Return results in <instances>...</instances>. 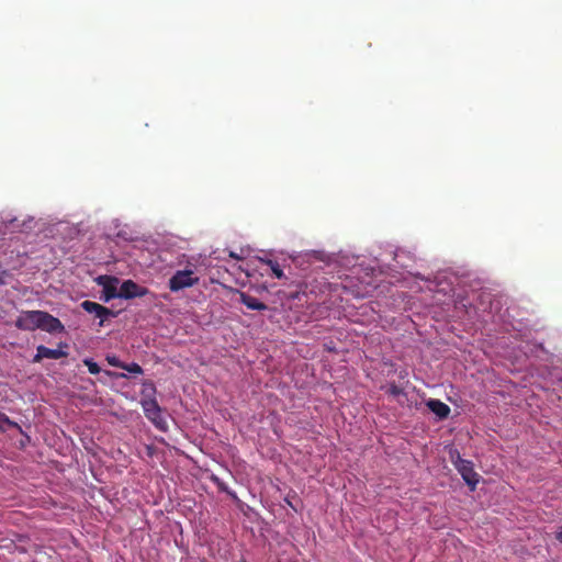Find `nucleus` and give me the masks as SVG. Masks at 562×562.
<instances>
[{
	"mask_svg": "<svg viewBox=\"0 0 562 562\" xmlns=\"http://www.w3.org/2000/svg\"><path fill=\"white\" fill-rule=\"evenodd\" d=\"M14 326L25 331H34L36 329L50 334L65 331V326L57 317L38 310L21 312L14 322Z\"/></svg>",
	"mask_w": 562,
	"mask_h": 562,
	"instance_id": "1",
	"label": "nucleus"
},
{
	"mask_svg": "<svg viewBox=\"0 0 562 562\" xmlns=\"http://www.w3.org/2000/svg\"><path fill=\"white\" fill-rule=\"evenodd\" d=\"M199 282V278L194 277L192 270H179L169 279V289L178 292L186 288H191Z\"/></svg>",
	"mask_w": 562,
	"mask_h": 562,
	"instance_id": "2",
	"label": "nucleus"
},
{
	"mask_svg": "<svg viewBox=\"0 0 562 562\" xmlns=\"http://www.w3.org/2000/svg\"><path fill=\"white\" fill-rule=\"evenodd\" d=\"M454 465L458 472L461 474L464 482L474 491L479 483V474L473 469V463L469 460L462 459L458 454V459L454 461Z\"/></svg>",
	"mask_w": 562,
	"mask_h": 562,
	"instance_id": "3",
	"label": "nucleus"
},
{
	"mask_svg": "<svg viewBox=\"0 0 562 562\" xmlns=\"http://www.w3.org/2000/svg\"><path fill=\"white\" fill-rule=\"evenodd\" d=\"M140 404L145 416L158 428L162 429L166 422L162 418L161 408L156 398L140 400Z\"/></svg>",
	"mask_w": 562,
	"mask_h": 562,
	"instance_id": "4",
	"label": "nucleus"
},
{
	"mask_svg": "<svg viewBox=\"0 0 562 562\" xmlns=\"http://www.w3.org/2000/svg\"><path fill=\"white\" fill-rule=\"evenodd\" d=\"M97 283L102 286L101 300L104 302L120 297V290L117 291L119 279L116 277L100 276Z\"/></svg>",
	"mask_w": 562,
	"mask_h": 562,
	"instance_id": "5",
	"label": "nucleus"
},
{
	"mask_svg": "<svg viewBox=\"0 0 562 562\" xmlns=\"http://www.w3.org/2000/svg\"><path fill=\"white\" fill-rule=\"evenodd\" d=\"M82 308L90 314H94L95 317L100 318L99 325L103 326L104 322L109 317H115L116 313L112 310L92 301H83L81 303Z\"/></svg>",
	"mask_w": 562,
	"mask_h": 562,
	"instance_id": "6",
	"label": "nucleus"
},
{
	"mask_svg": "<svg viewBox=\"0 0 562 562\" xmlns=\"http://www.w3.org/2000/svg\"><path fill=\"white\" fill-rule=\"evenodd\" d=\"M147 293V288L138 285L133 280H125L120 286V297L125 300L143 297Z\"/></svg>",
	"mask_w": 562,
	"mask_h": 562,
	"instance_id": "7",
	"label": "nucleus"
},
{
	"mask_svg": "<svg viewBox=\"0 0 562 562\" xmlns=\"http://www.w3.org/2000/svg\"><path fill=\"white\" fill-rule=\"evenodd\" d=\"M61 348H67V344L60 342L58 349H50L44 345H40L36 348V355L33 358V362H41L44 358L57 360L67 357L68 353Z\"/></svg>",
	"mask_w": 562,
	"mask_h": 562,
	"instance_id": "8",
	"label": "nucleus"
},
{
	"mask_svg": "<svg viewBox=\"0 0 562 562\" xmlns=\"http://www.w3.org/2000/svg\"><path fill=\"white\" fill-rule=\"evenodd\" d=\"M426 406L439 418V419H446L451 409L450 407L441 402L440 400L430 398L426 402Z\"/></svg>",
	"mask_w": 562,
	"mask_h": 562,
	"instance_id": "9",
	"label": "nucleus"
},
{
	"mask_svg": "<svg viewBox=\"0 0 562 562\" xmlns=\"http://www.w3.org/2000/svg\"><path fill=\"white\" fill-rule=\"evenodd\" d=\"M239 300L240 302L246 305L249 310L252 311H265L267 310V305L262 302H260L258 299L245 293L239 292Z\"/></svg>",
	"mask_w": 562,
	"mask_h": 562,
	"instance_id": "10",
	"label": "nucleus"
},
{
	"mask_svg": "<svg viewBox=\"0 0 562 562\" xmlns=\"http://www.w3.org/2000/svg\"><path fill=\"white\" fill-rule=\"evenodd\" d=\"M142 400L156 398V386L153 381L145 380L140 390Z\"/></svg>",
	"mask_w": 562,
	"mask_h": 562,
	"instance_id": "11",
	"label": "nucleus"
},
{
	"mask_svg": "<svg viewBox=\"0 0 562 562\" xmlns=\"http://www.w3.org/2000/svg\"><path fill=\"white\" fill-rule=\"evenodd\" d=\"M210 480L217 486L218 491L226 493L232 498L236 499V493L231 491L227 484L222 481L216 474H211Z\"/></svg>",
	"mask_w": 562,
	"mask_h": 562,
	"instance_id": "12",
	"label": "nucleus"
},
{
	"mask_svg": "<svg viewBox=\"0 0 562 562\" xmlns=\"http://www.w3.org/2000/svg\"><path fill=\"white\" fill-rule=\"evenodd\" d=\"M9 428L22 431V428L18 423L11 420L4 413L0 412V431H5Z\"/></svg>",
	"mask_w": 562,
	"mask_h": 562,
	"instance_id": "13",
	"label": "nucleus"
},
{
	"mask_svg": "<svg viewBox=\"0 0 562 562\" xmlns=\"http://www.w3.org/2000/svg\"><path fill=\"white\" fill-rule=\"evenodd\" d=\"M265 263L270 268L272 274L277 279H283L284 278L283 270L281 269V267H280L278 261L268 259V260L265 261Z\"/></svg>",
	"mask_w": 562,
	"mask_h": 562,
	"instance_id": "14",
	"label": "nucleus"
},
{
	"mask_svg": "<svg viewBox=\"0 0 562 562\" xmlns=\"http://www.w3.org/2000/svg\"><path fill=\"white\" fill-rule=\"evenodd\" d=\"M83 363L85 366H87L88 368V371L91 373V374H98L101 372V368L99 367V364L97 362H94L92 359L90 358H86L83 360Z\"/></svg>",
	"mask_w": 562,
	"mask_h": 562,
	"instance_id": "15",
	"label": "nucleus"
},
{
	"mask_svg": "<svg viewBox=\"0 0 562 562\" xmlns=\"http://www.w3.org/2000/svg\"><path fill=\"white\" fill-rule=\"evenodd\" d=\"M122 369L126 370L127 372L133 373V374H142L143 373V368L136 362L123 363Z\"/></svg>",
	"mask_w": 562,
	"mask_h": 562,
	"instance_id": "16",
	"label": "nucleus"
},
{
	"mask_svg": "<svg viewBox=\"0 0 562 562\" xmlns=\"http://www.w3.org/2000/svg\"><path fill=\"white\" fill-rule=\"evenodd\" d=\"M387 393L394 397H397L400 395H404V390L395 383H391L387 387Z\"/></svg>",
	"mask_w": 562,
	"mask_h": 562,
	"instance_id": "17",
	"label": "nucleus"
},
{
	"mask_svg": "<svg viewBox=\"0 0 562 562\" xmlns=\"http://www.w3.org/2000/svg\"><path fill=\"white\" fill-rule=\"evenodd\" d=\"M106 360L109 362V364L113 366V367H116V368H123V363L122 361H120L116 357H106Z\"/></svg>",
	"mask_w": 562,
	"mask_h": 562,
	"instance_id": "18",
	"label": "nucleus"
},
{
	"mask_svg": "<svg viewBox=\"0 0 562 562\" xmlns=\"http://www.w3.org/2000/svg\"><path fill=\"white\" fill-rule=\"evenodd\" d=\"M8 273L4 270H0V284L7 283Z\"/></svg>",
	"mask_w": 562,
	"mask_h": 562,
	"instance_id": "19",
	"label": "nucleus"
},
{
	"mask_svg": "<svg viewBox=\"0 0 562 562\" xmlns=\"http://www.w3.org/2000/svg\"><path fill=\"white\" fill-rule=\"evenodd\" d=\"M555 539L562 543V525L558 528L555 532Z\"/></svg>",
	"mask_w": 562,
	"mask_h": 562,
	"instance_id": "20",
	"label": "nucleus"
},
{
	"mask_svg": "<svg viewBox=\"0 0 562 562\" xmlns=\"http://www.w3.org/2000/svg\"><path fill=\"white\" fill-rule=\"evenodd\" d=\"M104 373H105L106 375H109V376H112V375H119V376H121V378H126V375H125L124 373L116 374V373L111 372V371H105Z\"/></svg>",
	"mask_w": 562,
	"mask_h": 562,
	"instance_id": "21",
	"label": "nucleus"
},
{
	"mask_svg": "<svg viewBox=\"0 0 562 562\" xmlns=\"http://www.w3.org/2000/svg\"><path fill=\"white\" fill-rule=\"evenodd\" d=\"M285 502H286V504H288L289 506H291L294 510H296V508L292 505V503H291L288 498H285Z\"/></svg>",
	"mask_w": 562,
	"mask_h": 562,
	"instance_id": "22",
	"label": "nucleus"
},
{
	"mask_svg": "<svg viewBox=\"0 0 562 562\" xmlns=\"http://www.w3.org/2000/svg\"><path fill=\"white\" fill-rule=\"evenodd\" d=\"M241 562H247V561L243 560Z\"/></svg>",
	"mask_w": 562,
	"mask_h": 562,
	"instance_id": "23",
	"label": "nucleus"
}]
</instances>
